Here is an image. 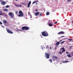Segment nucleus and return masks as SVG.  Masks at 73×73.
<instances>
[{
    "instance_id": "nucleus-25",
    "label": "nucleus",
    "mask_w": 73,
    "mask_h": 73,
    "mask_svg": "<svg viewBox=\"0 0 73 73\" xmlns=\"http://www.w3.org/2000/svg\"><path fill=\"white\" fill-rule=\"evenodd\" d=\"M15 14L17 15V14H18V11H16L15 12Z\"/></svg>"
},
{
    "instance_id": "nucleus-45",
    "label": "nucleus",
    "mask_w": 73,
    "mask_h": 73,
    "mask_svg": "<svg viewBox=\"0 0 73 73\" xmlns=\"http://www.w3.org/2000/svg\"><path fill=\"white\" fill-rule=\"evenodd\" d=\"M50 49H52V48H51V47H50Z\"/></svg>"
},
{
    "instance_id": "nucleus-51",
    "label": "nucleus",
    "mask_w": 73,
    "mask_h": 73,
    "mask_svg": "<svg viewBox=\"0 0 73 73\" xmlns=\"http://www.w3.org/2000/svg\"><path fill=\"white\" fill-rule=\"evenodd\" d=\"M37 1H36V2H37Z\"/></svg>"
},
{
    "instance_id": "nucleus-12",
    "label": "nucleus",
    "mask_w": 73,
    "mask_h": 73,
    "mask_svg": "<svg viewBox=\"0 0 73 73\" xmlns=\"http://www.w3.org/2000/svg\"><path fill=\"white\" fill-rule=\"evenodd\" d=\"M2 4L3 5H5V4H6V3H5V1H3L2 2Z\"/></svg>"
},
{
    "instance_id": "nucleus-39",
    "label": "nucleus",
    "mask_w": 73,
    "mask_h": 73,
    "mask_svg": "<svg viewBox=\"0 0 73 73\" xmlns=\"http://www.w3.org/2000/svg\"><path fill=\"white\" fill-rule=\"evenodd\" d=\"M70 1H71V0H68V2H69Z\"/></svg>"
},
{
    "instance_id": "nucleus-4",
    "label": "nucleus",
    "mask_w": 73,
    "mask_h": 73,
    "mask_svg": "<svg viewBox=\"0 0 73 73\" xmlns=\"http://www.w3.org/2000/svg\"><path fill=\"white\" fill-rule=\"evenodd\" d=\"M59 52V53L60 54H62V53H63L64 52H65V50L64 48H60V50Z\"/></svg>"
},
{
    "instance_id": "nucleus-47",
    "label": "nucleus",
    "mask_w": 73,
    "mask_h": 73,
    "mask_svg": "<svg viewBox=\"0 0 73 73\" xmlns=\"http://www.w3.org/2000/svg\"><path fill=\"white\" fill-rule=\"evenodd\" d=\"M15 1H17V0H15Z\"/></svg>"
},
{
    "instance_id": "nucleus-33",
    "label": "nucleus",
    "mask_w": 73,
    "mask_h": 73,
    "mask_svg": "<svg viewBox=\"0 0 73 73\" xmlns=\"http://www.w3.org/2000/svg\"><path fill=\"white\" fill-rule=\"evenodd\" d=\"M68 40H69V41H72V40H73L72 39H68Z\"/></svg>"
},
{
    "instance_id": "nucleus-26",
    "label": "nucleus",
    "mask_w": 73,
    "mask_h": 73,
    "mask_svg": "<svg viewBox=\"0 0 73 73\" xmlns=\"http://www.w3.org/2000/svg\"><path fill=\"white\" fill-rule=\"evenodd\" d=\"M70 54H71V56H73V52H71L70 53Z\"/></svg>"
},
{
    "instance_id": "nucleus-24",
    "label": "nucleus",
    "mask_w": 73,
    "mask_h": 73,
    "mask_svg": "<svg viewBox=\"0 0 73 73\" xmlns=\"http://www.w3.org/2000/svg\"><path fill=\"white\" fill-rule=\"evenodd\" d=\"M67 62H69V61H66L64 62V63H67Z\"/></svg>"
},
{
    "instance_id": "nucleus-29",
    "label": "nucleus",
    "mask_w": 73,
    "mask_h": 73,
    "mask_svg": "<svg viewBox=\"0 0 73 73\" xmlns=\"http://www.w3.org/2000/svg\"><path fill=\"white\" fill-rule=\"evenodd\" d=\"M17 31H22V30L20 29V30H19V29H17Z\"/></svg>"
},
{
    "instance_id": "nucleus-18",
    "label": "nucleus",
    "mask_w": 73,
    "mask_h": 73,
    "mask_svg": "<svg viewBox=\"0 0 73 73\" xmlns=\"http://www.w3.org/2000/svg\"><path fill=\"white\" fill-rule=\"evenodd\" d=\"M48 25L50 27H52L53 26V25L51 24V23H49Z\"/></svg>"
},
{
    "instance_id": "nucleus-13",
    "label": "nucleus",
    "mask_w": 73,
    "mask_h": 73,
    "mask_svg": "<svg viewBox=\"0 0 73 73\" xmlns=\"http://www.w3.org/2000/svg\"><path fill=\"white\" fill-rule=\"evenodd\" d=\"M52 58L54 59H57V57L56 56H53Z\"/></svg>"
},
{
    "instance_id": "nucleus-50",
    "label": "nucleus",
    "mask_w": 73,
    "mask_h": 73,
    "mask_svg": "<svg viewBox=\"0 0 73 73\" xmlns=\"http://www.w3.org/2000/svg\"><path fill=\"white\" fill-rule=\"evenodd\" d=\"M36 5H37V3H36Z\"/></svg>"
},
{
    "instance_id": "nucleus-8",
    "label": "nucleus",
    "mask_w": 73,
    "mask_h": 73,
    "mask_svg": "<svg viewBox=\"0 0 73 73\" xmlns=\"http://www.w3.org/2000/svg\"><path fill=\"white\" fill-rule=\"evenodd\" d=\"M65 33L63 31H60L58 33V35H62L63 34H64Z\"/></svg>"
},
{
    "instance_id": "nucleus-46",
    "label": "nucleus",
    "mask_w": 73,
    "mask_h": 73,
    "mask_svg": "<svg viewBox=\"0 0 73 73\" xmlns=\"http://www.w3.org/2000/svg\"><path fill=\"white\" fill-rule=\"evenodd\" d=\"M32 16H31V17H30V18H32Z\"/></svg>"
},
{
    "instance_id": "nucleus-7",
    "label": "nucleus",
    "mask_w": 73,
    "mask_h": 73,
    "mask_svg": "<svg viewBox=\"0 0 73 73\" xmlns=\"http://www.w3.org/2000/svg\"><path fill=\"white\" fill-rule=\"evenodd\" d=\"M45 54L46 58H49V57H50V55H49V54L46 53V52H45Z\"/></svg>"
},
{
    "instance_id": "nucleus-3",
    "label": "nucleus",
    "mask_w": 73,
    "mask_h": 73,
    "mask_svg": "<svg viewBox=\"0 0 73 73\" xmlns=\"http://www.w3.org/2000/svg\"><path fill=\"white\" fill-rule=\"evenodd\" d=\"M42 36L44 37L46 36H48V33L46 31H43L42 33Z\"/></svg>"
},
{
    "instance_id": "nucleus-17",
    "label": "nucleus",
    "mask_w": 73,
    "mask_h": 73,
    "mask_svg": "<svg viewBox=\"0 0 73 73\" xmlns=\"http://www.w3.org/2000/svg\"><path fill=\"white\" fill-rule=\"evenodd\" d=\"M67 56H68V57L69 58H70V57H71V55L70 54H67Z\"/></svg>"
},
{
    "instance_id": "nucleus-41",
    "label": "nucleus",
    "mask_w": 73,
    "mask_h": 73,
    "mask_svg": "<svg viewBox=\"0 0 73 73\" xmlns=\"http://www.w3.org/2000/svg\"><path fill=\"white\" fill-rule=\"evenodd\" d=\"M22 6V5H19V7H21Z\"/></svg>"
},
{
    "instance_id": "nucleus-10",
    "label": "nucleus",
    "mask_w": 73,
    "mask_h": 73,
    "mask_svg": "<svg viewBox=\"0 0 73 73\" xmlns=\"http://www.w3.org/2000/svg\"><path fill=\"white\" fill-rule=\"evenodd\" d=\"M39 14H40V12H37L35 13V16H38V15Z\"/></svg>"
},
{
    "instance_id": "nucleus-21",
    "label": "nucleus",
    "mask_w": 73,
    "mask_h": 73,
    "mask_svg": "<svg viewBox=\"0 0 73 73\" xmlns=\"http://www.w3.org/2000/svg\"><path fill=\"white\" fill-rule=\"evenodd\" d=\"M65 42V41H63L62 42L60 43V44H64V42Z\"/></svg>"
},
{
    "instance_id": "nucleus-32",
    "label": "nucleus",
    "mask_w": 73,
    "mask_h": 73,
    "mask_svg": "<svg viewBox=\"0 0 73 73\" xmlns=\"http://www.w3.org/2000/svg\"><path fill=\"white\" fill-rule=\"evenodd\" d=\"M66 54H69V52H66Z\"/></svg>"
},
{
    "instance_id": "nucleus-35",
    "label": "nucleus",
    "mask_w": 73,
    "mask_h": 73,
    "mask_svg": "<svg viewBox=\"0 0 73 73\" xmlns=\"http://www.w3.org/2000/svg\"><path fill=\"white\" fill-rule=\"evenodd\" d=\"M54 24H57V22L56 21L54 22Z\"/></svg>"
},
{
    "instance_id": "nucleus-31",
    "label": "nucleus",
    "mask_w": 73,
    "mask_h": 73,
    "mask_svg": "<svg viewBox=\"0 0 73 73\" xmlns=\"http://www.w3.org/2000/svg\"><path fill=\"white\" fill-rule=\"evenodd\" d=\"M49 48V47L48 46H47L46 47V49H48V48Z\"/></svg>"
},
{
    "instance_id": "nucleus-27",
    "label": "nucleus",
    "mask_w": 73,
    "mask_h": 73,
    "mask_svg": "<svg viewBox=\"0 0 73 73\" xmlns=\"http://www.w3.org/2000/svg\"><path fill=\"white\" fill-rule=\"evenodd\" d=\"M9 6L8 5H7L6 6V8H9Z\"/></svg>"
},
{
    "instance_id": "nucleus-30",
    "label": "nucleus",
    "mask_w": 73,
    "mask_h": 73,
    "mask_svg": "<svg viewBox=\"0 0 73 73\" xmlns=\"http://www.w3.org/2000/svg\"><path fill=\"white\" fill-rule=\"evenodd\" d=\"M37 2L36 1H34V2H33V4H34V3H36Z\"/></svg>"
},
{
    "instance_id": "nucleus-20",
    "label": "nucleus",
    "mask_w": 73,
    "mask_h": 73,
    "mask_svg": "<svg viewBox=\"0 0 73 73\" xmlns=\"http://www.w3.org/2000/svg\"><path fill=\"white\" fill-rule=\"evenodd\" d=\"M22 5H27V4L25 3H22Z\"/></svg>"
},
{
    "instance_id": "nucleus-9",
    "label": "nucleus",
    "mask_w": 73,
    "mask_h": 73,
    "mask_svg": "<svg viewBox=\"0 0 73 73\" xmlns=\"http://www.w3.org/2000/svg\"><path fill=\"white\" fill-rule=\"evenodd\" d=\"M31 1H29L27 5L28 8H29V6H30V5H31Z\"/></svg>"
},
{
    "instance_id": "nucleus-49",
    "label": "nucleus",
    "mask_w": 73,
    "mask_h": 73,
    "mask_svg": "<svg viewBox=\"0 0 73 73\" xmlns=\"http://www.w3.org/2000/svg\"><path fill=\"white\" fill-rule=\"evenodd\" d=\"M72 23L73 24V21H72Z\"/></svg>"
},
{
    "instance_id": "nucleus-36",
    "label": "nucleus",
    "mask_w": 73,
    "mask_h": 73,
    "mask_svg": "<svg viewBox=\"0 0 73 73\" xmlns=\"http://www.w3.org/2000/svg\"><path fill=\"white\" fill-rule=\"evenodd\" d=\"M35 11L36 12H37V11H38V10H37V9H35Z\"/></svg>"
},
{
    "instance_id": "nucleus-40",
    "label": "nucleus",
    "mask_w": 73,
    "mask_h": 73,
    "mask_svg": "<svg viewBox=\"0 0 73 73\" xmlns=\"http://www.w3.org/2000/svg\"><path fill=\"white\" fill-rule=\"evenodd\" d=\"M5 16L6 17H7V15H6V14H5Z\"/></svg>"
},
{
    "instance_id": "nucleus-34",
    "label": "nucleus",
    "mask_w": 73,
    "mask_h": 73,
    "mask_svg": "<svg viewBox=\"0 0 73 73\" xmlns=\"http://www.w3.org/2000/svg\"><path fill=\"white\" fill-rule=\"evenodd\" d=\"M2 15H5V13H2Z\"/></svg>"
},
{
    "instance_id": "nucleus-43",
    "label": "nucleus",
    "mask_w": 73,
    "mask_h": 73,
    "mask_svg": "<svg viewBox=\"0 0 73 73\" xmlns=\"http://www.w3.org/2000/svg\"><path fill=\"white\" fill-rule=\"evenodd\" d=\"M2 1V0H0V2Z\"/></svg>"
},
{
    "instance_id": "nucleus-38",
    "label": "nucleus",
    "mask_w": 73,
    "mask_h": 73,
    "mask_svg": "<svg viewBox=\"0 0 73 73\" xmlns=\"http://www.w3.org/2000/svg\"><path fill=\"white\" fill-rule=\"evenodd\" d=\"M65 37V36H61V38H62V37Z\"/></svg>"
},
{
    "instance_id": "nucleus-23",
    "label": "nucleus",
    "mask_w": 73,
    "mask_h": 73,
    "mask_svg": "<svg viewBox=\"0 0 73 73\" xmlns=\"http://www.w3.org/2000/svg\"><path fill=\"white\" fill-rule=\"evenodd\" d=\"M39 16H42V13H40V14H39Z\"/></svg>"
},
{
    "instance_id": "nucleus-44",
    "label": "nucleus",
    "mask_w": 73,
    "mask_h": 73,
    "mask_svg": "<svg viewBox=\"0 0 73 73\" xmlns=\"http://www.w3.org/2000/svg\"><path fill=\"white\" fill-rule=\"evenodd\" d=\"M1 26H2V27H3V28H4V26H3L2 25H1Z\"/></svg>"
},
{
    "instance_id": "nucleus-28",
    "label": "nucleus",
    "mask_w": 73,
    "mask_h": 73,
    "mask_svg": "<svg viewBox=\"0 0 73 73\" xmlns=\"http://www.w3.org/2000/svg\"><path fill=\"white\" fill-rule=\"evenodd\" d=\"M15 6H16V7H19V5H15Z\"/></svg>"
},
{
    "instance_id": "nucleus-42",
    "label": "nucleus",
    "mask_w": 73,
    "mask_h": 73,
    "mask_svg": "<svg viewBox=\"0 0 73 73\" xmlns=\"http://www.w3.org/2000/svg\"><path fill=\"white\" fill-rule=\"evenodd\" d=\"M62 41V40H60V42H61V41Z\"/></svg>"
},
{
    "instance_id": "nucleus-19",
    "label": "nucleus",
    "mask_w": 73,
    "mask_h": 73,
    "mask_svg": "<svg viewBox=\"0 0 73 73\" xmlns=\"http://www.w3.org/2000/svg\"><path fill=\"white\" fill-rule=\"evenodd\" d=\"M49 61H50V62H51V63L52 62V60L51 59H49Z\"/></svg>"
},
{
    "instance_id": "nucleus-15",
    "label": "nucleus",
    "mask_w": 73,
    "mask_h": 73,
    "mask_svg": "<svg viewBox=\"0 0 73 73\" xmlns=\"http://www.w3.org/2000/svg\"><path fill=\"white\" fill-rule=\"evenodd\" d=\"M3 24H5L6 23H7V21H6V20H4L3 21Z\"/></svg>"
},
{
    "instance_id": "nucleus-2",
    "label": "nucleus",
    "mask_w": 73,
    "mask_h": 73,
    "mask_svg": "<svg viewBox=\"0 0 73 73\" xmlns=\"http://www.w3.org/2000/svg\"><path fill=\"white\" fill-rule=\"evenodd\" d=\"M19 14L18 15V16L19 17H23L24 16V13H23V12L21 11H19Z\"/></svg>"
},
{
    "instance_id": "nucleus-5",
    "label": "nucleus",
    "mask_w": 73,
    "mask_h": 73,
    "mask_svg": "<svg viewBox=\"0 0 73 73\" xmlns=\"http://www.w3.org/2000/svg\"><path fill=\"white\" fill-rule=\"evenodd\" d=\"M6 30L7 32L9 33H10V34H13V32L11 31L9 29H6Z\"/></svg>"
},
{
    "instance_id": "nucleus-14",
    "label": "nucleus",
    "mask_w": 73,
    "mask_h": 73,
    "mask_svg": "<svg viewBox=\"0 0 73 73\" xmlns=\"http://www.w3.org/2000/svg\"><path fill=\"white\" fill-rule=\"evenodd\" d=\"M3 11H5V12H8V9H5L3 10Z\"/></svg>"
},
{
    "instance_id": "nucleus-22",
    "label": "nucleus",
    "mask_w": 73,
    "mask_h": 73,
    "mask_svg": "<svg viewBox=\"0 0 73 73\" xmlns=\"http://www.w3.org/2000/svg\"><path fill=\"white\" fill-rule=\"evenodd\" d=\"M0 16H1V15H2V11H0Z\"/></svg>"
},
{
    "instance_id": "nucleus-6",
    "label": "nucleus",
    "mask_w": 73,
    "mask_h": 73,
    "mask_svg": "<svg viewBox=\"0 0 73 73\" xmlns=\"http://www.w3.org/2000/svg\"><path fill=\"white\" fill-rule=\"evenodd\" d=\"M9 15L11 17V18H13L14 17V15L12 13L10 12L9 13Z\"/></svg>"
},
{
    "instance_id": "nucleus-48",
    "label": "nucleus",
    "mask_w": 73,
    "mask_h": 73,
    "mask_svg": "<svg viewBox=\"0 0 73 73\" xmlns=\"http://www.w3.org/2000/svg\"><path fill=\"white\" fill-rule=\"evenodd\" d=\"M53 61H55V60L54 59V60H53Z\"/></svg>"
},
{
    "instance_id": "nucleus-16",
    "label": "nucleus",
    "mask_w": 73,
    "mask_h": 73,
    "mask_svg": "<svg viewBox=\"0 0 73 73\" xmlns=\"http://www.w3.org/2000/svg\"><path fill=\"white\" fill-rule=\"evenodd\" d=\"M50 14V13H49V12H46V15L47 16H48V15H49Z\"/></svg>"
},
{
    "instance_id": "nucleus-11",
    "label": "nucleus",
    "mask_w": 73,
    "mask_h": 73,
    "mask_svg": "<svg viewBox=\"0 0 73 73\" xmlns=\"http://www.w3.org/2000/svg\"><path fill=\"white\" fill-rule=\"evenodd\" d=\"M60 42H57V43L55 45H57V46L60 44Z\"/></svg>"
},
{
    "instance_id": "nucleus-37",
    "label": "nucleus",
    "mask_w": 73,
    "mask_h": 73,
    "mask_svg": "<svg viewBox=\"0 0 73 73\" xmlns=\"http://www.w3.org/2000/svg\"><path fill=\"white\" fill-rule=\"evenodd\" d=\"M3 23L1 22V21H0V24H2Z\"/></svg>"
},
{
    "instance_id": "nucleus-1",
    "label": "nucleus",
    "mask_w": 73,
    "mask_h": 73,
    "mask_svg": "<svg viewBox=\"0 0 73 73\" xmlns=\"http://www.w3.org/2000/svg\"><path fill=\"white\" fill-rule=\"evenodd\" d=\"M21 29L22 31H28L29 29V27L27 26H23L21 28Z\"/></svg>"
}]
</instances>
